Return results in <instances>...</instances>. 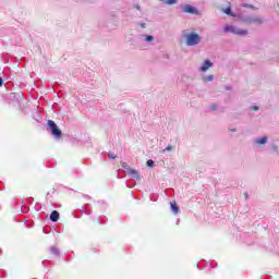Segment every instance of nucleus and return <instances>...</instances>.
Wrapping results in <instances>:
<instances>
[{
	"instance_id": "1",
	"label": "nucleus",
	"mask_w": 279,
	"mask_h": 279,
	"mask_svg": "<svg viewBox=\"0 0 279 279\" xmlns=\"http://www.w3.org/2000/svg\"><path fill=\"white\" fill-rule=\"evenodd\" d=\"M183 38L187 47H195V45H199V40H202V37L197 33L185 34Z\"/></svg>"
},
{
	"instance_id": "2",
	"label": "nucleus",
	"mask_w": 279,
	"mask_h": 279,
	"mask_svg": "<svg viewBox=\"0 0 279 279\" xmlns=\"http://www.w3.org/2000/svg\"><path fill=\"white\" fill-rule=\"evenodd\" d=\"M225 32L226 34L230 33V34H235L238 36H247V29H239L232 25L225 26Z\"/></svg>"
},
{
	"instance_id": "3",
	"label": "nucleus",
	"mask_w": 279,
	"mask_h": 279,
	"mask_svg": "<svg viewBox=\"0 0 279 279\" xmlns=\"http://www.w3.org/2000/svg\"><path fill=\"white\" fill-rule=\"evenodd\" d=\"M48 126L51 130V134L56 136L57 138H60L62 136V131L58 129V124L53 120H48Z\"/></svg>"
},
{
	"instance_id": "4",
	"label": "nucleus",
	"mask_w": 279,
	"mask_h": 279,
	"mask_svg": "<svg viewBox=\"0 0 279 279\" xmlns=\"http://www.w3.org/2000/svg\"><path fill=\"white\" fill-rule=\"evenodd\" d=\"M182 12H184V14H198L197 10L195 9V7L191 5V4H185L182 8Z\"/></svg>"
},
{
	"instance_id": "5",
	"label": "nucleus",
	"mask_w": 279,
	"mask_h": 279,
	"mask_svg": "<svg viewBox=\"0 0 279 279\" xmlns=\"http://www.w3.org/2000/svg\"><path fill=\"white\" fill-rule=\"evenodd\" d=\"M246 23H248V25H252V24L263 25V19L259 16L251 17V19L246 20Z\"/></svg>"
},
{
	"instance_id": "6",
	"label": "nucleus",
	"mask_w": 279,
	"mask_h": 279,
	"mask_svg": "<svg viewBox=\"0 0 279 279\" xmlns=\"http://www.w3.org/2000/svg\"><path fill=\"white\" fill-rule=\"evenodd\" d=\"M213 66V63L210 60H205L203 66H201V72L206 73L207 70H209Z\"/></svg>"
},
{
	"instance_id": "7",
	"label": "nucleus",
	"mask_w": 279,
	"mask_h": 279,
	"mask_svg": "<svg viewBox=\"0 0 279 279\" xmlns=\"http://www.w3.org/2000/svg\"><path fill=\"white\" fill-rule=\"evenodd\" d=\"M58 219H60V213H58L57 210H53L50 214V220H52L53 222L58 221Z\"/></svg>"
},
{
	"instance_id": "8",
	"label": "nucleus",
	"mask_w": 279,
	"mask_h": 279,
	"mask_svg": "<svg viewBox=\"0 0 279 279\" xmlns=\"http://www.w3.org/2000/svg\"><path fill=\"white\" fill-rule=\"evenodd\" d=\"M255 143H257V145H265L267 143V137H258Z\"/></svg>"
},
{
	"instance_id": "9",
	"label": "nucleus",
	"mask_w": 279,
	"mask_h": 279,
	"mask_svg": "<svg viewBox=\"0 0 279 279\" xmlns=\"http://www.w3.org/2000/svg\"><path fill=\"white\" fill-rule=\"evenodd\" d=\"M171 208H172V213H174V215H178V213H180V207H178L177 203H171Z\"/></svg>"
},
{
	"instance_id": "10",
	"label": "nucleus",
	"mask_w": 279,
	"mask_h": 279,
	"mask_svg": "<svg viewBox=\"0 0 279 279\" xmlns=\"http://www.w3.org/2000/svg\"><path fill=\"white\" fill-rule=\"evenodd\" d=\"M225 14H228L229 16H232V9H231V4L229 2V7L227 9L223 10Z\"/></svg>"
},
{
	"instance_id": "11",
	"label": "nucleus",
	"mask_w": 279,
	"mask_h": 279,
	"mask_svg": "<svg viewBox=\"0 0 279 279\" xmlns=\"http://www.w3.org/2000/svg\"><path fill=\"white\" fill-rule=\"evenodd\" d=\"M172 149H175V146H167L163 150H161V154H165L166 151H172Z\"/></svg>"
},
{
	"instance_id": "12",
	"label": "nucleus",
	"mask_w": 279,
	"mask_h": 279,
	"mask_svg": "<svg viewBox=\"0 0 279 279\" xmlns=\"http://www.w3.org/2000/svg\"><path fill=\"white\" fill-rule=\"evenodd\" d=\"M167 5H174V3H178V0H166Z\"/></svg>"
},
{
	"instance_id": "13",
	"label": "nucleus",
	"mask_w": 279,
	"mask_h": 279,
	"mask_svg": "<svg viewBox=\"0 0 279 279\" xmlns=\"http://www.w3.org/2000/svg\"><path fill=\"white\" fill-rule=\"evenodd\" d=\"M214 76L213 75H208L204 77V82H213Z\"/></svg>"
},
{
	"instance_id": "14",
	"label": "nucleus",
	"mask_w": 279,
	"mask_h": 279,
	"mask_svg": "<svg viewBox=\"0 0 279 279\" xmlns=\"http://www.w3.org/2000/svg\"><path fill=\"white\" fill-rule=\"evenodd\" d=\"M129 173L134 175V178H138V172L136 170H130Z\"/></svg>"
},
{
	"instance_id": "15",
	"label": "nucleus",
	"mask_w": 279,
	"mask_h": 279,
	"mask_svg": "<svg viewBox=\"0 0 279 279\" xmlns=\"http://www.w3.org/2000/svg\"><path fill=\"white\" fill-rule=\"evenodd\" d=\"M147 167H154V160L149 159L146 161Z\"/></svg>"
},
{
	"instance_id": "16",
	"label": "nucleus",
	"mask_w": 279,
	"mask_h": 279,
	"mask_svg": "<svg viewBox=\"0 0 279 279\" xmlns=\"http://www.w3.org/2000/svg\"><path fill=\"white\" fill-rule=\"evenodd\" d=\"M146 40H147V43H151V40H154V36H146Z\"/></svg>"
},
{
	"instance_id": "17",
	"label": "nucleus",
	"mask_w": 279,
	"mask_h": 279,
	"mask_svg": "<svg viewBox=\"0 0 279 279\" xmlns=\"http://www.w3.org/2000/svg\"><path fill=\"white\" fill-rule=\"evenodd\" d=\"M109 158H111V160H114L117 158V155L109 153Z\"/></svg>"
},
{
	"instance_id": "18",
	"label": "nucleus",
	"mask_w": 279,
	"mask_h": 279,
	"mask_svg": "<svg viewBox=\"0 0 279 279\" xmlns=\"http://www.w3.org/2000/svg\"><path fill=\"white\" fill-rule=\"evenodd\" d=\"M210 110H214V111L217 110V105H211Z\"/></svg>"
},
{
	"instance_id": "19",
	"label": "nucleus",
	"mask_w": 279,
	"mask_h": 279,
	"mask_svg": "<svg viewBox=\"0 0 279 279\" xmlns=\"http://www.w3.org/2000/svg\"><path fill=\"white\" fill-rule=\"evenodd\" d=\"M251 110L256 111V110H258V107L257 106H253V107H251Z\"/></svg>"
},
{
	"instance_id": "20",
	"label": "nucleus",
	"mask_w": 279,
	"mask_h": 279,
	"mask_svg": "<svg viewBox=\"0 0 279 279\" xmlns=\"http://www.w3.org/2000/svg\"><path fill=\"white\" fill-rule=\"evenodd\" d=\"M0 86H3V78L0 77Z\"/></svg>"
},
{
	"instance_id": "21",
	"label": "nucleus",
	"mask_w": 279,
	"mask_h": 279,
	"mask_svg": "<svg viewBox=\"0 0 279 279\" xmlns=\"http://www.w3.org/2000/svg\"><path fill=\"white\" fill-rule=\"evenodd\" d=\"M230 132H236V129H231Z\"/></svg>"
},
{
	"instance_id": "22",
	"label": "nucleus",
	"mask_w": 279,
	"mask_h": 279,
	"mask_svg": "<svg viewBox=\"0 0 279 279\" xmlns=\"http://www.w3.org/2000/svg\"><path fill=\"white\" fill-rule=\"evenodd\" d=\"M243 8H247V4H242Z\"/></svg>"
},
{
	"instance_id": "23",
	"label": "nucleus",
	"mask_w": 279,
	"mask_h": 279,
	"mask_svg": "<svg viewBox=\"0 0 279 279\" xmlns=\"http://www.w3.org/2000/svg\"><path fill=\"white\" fill-rule=\"evenodd\" d=\"M142 27H145V24H142Z\"/></svg>"
},
{
	"instance_id": "24",
	"label": "nucleus",
	"mask_w": 279,
	"mask_h": 279,
	"mask_svg": "<svg viewBox=\"0 0 279 279\" xmlns=\"http://www.w3.org/2000/svg\"><path fill=\"white\" fill-rule=\"evenodd\" d=\"M245 198L247 199V194H245Z\"/></svg>"
}]
</instances>
